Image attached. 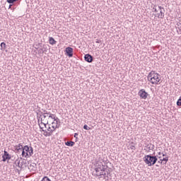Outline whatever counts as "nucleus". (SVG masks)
I'll return each mask as SVG.
<instances>
[{"instance_id":"nucleus-1","label":"nucleus","mask_w":181,"mask_h":181,"mask_svg":"<svg viewBox=\"0 0 181 181\" xmlns=\"http://www.w3.org/2000/svg\"><path fill=\"white\" fill-rule=\"evenodd\" d=\"M159 74L155 72V71H151L148 76V81H150L151 84H158L160 81V78H159Z\"/></svg>"},{"instance_id":"nucleus-2","label":"nucleus","mask_w":181,"mask_h":181,"mask_svg":"<svg viewBox=\"0 0 181 181\" xmlns=\"http://www.w3.org/2000/svg\"><path fill=\"white\" fill-rule=\"evenodd\" d=\"M144 162L148 166H153L156 162H158V158L156 156L147 155L144 157Z\"/></svg>"},{"instance_id":"nucleus-3","label":"nucleus","mask_w":181,"mask_h":181,"mask_svg":"<svg viewBox=\"0 0 181 181\" xmlns=\"http://www.w3.org/2000/svg\"><path fill=\"white\" fill-rule=\"evenodd\" d=\"M138 95H139L140 98H142L143 100H146L149 94L145 90V89H141L139 91Z\"/></svg>"},{"instance_id":"nucleus-4","label":"nucleus","mask_w":181,"mask_h":181,"mask_svg":"<svg viewBox=\"0 0 181 181\" xmlns=\"http://www.w3.org/2000/svg\"><path fill=\"white\" fill-rule=\"evenodd\" d=\"M158 11H160V13H158L155 16H157V18L163 19V18H165V8L162 6H158Z\"/></svg>"},{"instance_id":"nucleus-5","label":"nucleus","mask_w":181,"mask_h":181,"mask_svg":"<svg viewBox=\"0 0 181 181\" xmlns=\"http://www.w3.org/2000/svg\"><path fill=\"white\" fill-rule=\"evenodd\" d=\"M11 158H12V156H11V154H9L8 151L4 150V155L2 156V161L6 162V160H11Z\"/></svg>"},{"instance_id":"nucleus-6","label":"nucleus","mask_w":181,"mask_h":181,"mask_svg":"<svg viewBox=\"0 0 181 181\" xmlns=\"http://www.w3.org/2000/svg\"><path fill=\"white\" fill-rule=\"evenodd\" d=\"M24 149L27 153H28L29 156H32L33 155V148L29 146H24Z\"/></svg>"},{"instance_id":"nucleus-7","label":"nucleus","mask_w":181,"mask_h":181,"mask_svg":"<svg viewBox=\"0 0 181 181\" xmlns=\"http://www.w3.org/2000/svg\"><path fill=\"white\" fill-rule=\"evenodd\" d=\"M65 53L68 57H73L74 50L73 48L68 47L65 49Z\"/></svg>"},{"instance_id":"nucleus-8","label":"nucleus","mask_w":181,"mask_h":181,"mask_svg":"<svg viewBox=\"0 0 181 181\" xmlns=\"http://www.w3.org/2000/svg\"><path fill=\"white\" fill-rule=\"evenodd\" d=\"M14 149L16 151V153H21L23 149V145L22 143H20L18 145L14 146Z\"/></svg>"},{"instance_id":"nucleus-9","label":"nucleus","mask_w":181,"mask_h":181,"mask_svg":"<svg viewBox=\"0 0 181 181\" xmlns=\"http://www.w3.org/2000/svg\"><path fill=\"white\" fill-rule=\"evenodd\" d=\"M84 59L87 63H93V60H94V57H93L90 54H85Z\"/></svg>"},{"instance_id":"nucleus-10","label":"nucleus","mask_w":181,"mask_h":181,"mask_svg":"<svg viewBox=\"0 0 181 181\" xmlns=\"http://www.w3.org/2000/svg\"><path fill=\"white\" fill-rule=\"evenodd\" d=\"M97 166L98 169H99L100 172H105L107 170V168H108L107 165H106L105 168V165H103V163H100L99 164L97 165Z\"/></svg>"},{"instance_id":"nucleus-11","label":"nucleus","mask_w":181,"mask_h":181,"mask_svg":"<svg viewBox=\"0 0 181 181\" xmlns=\"http://www.w3.org/2000/svg\"><path fill=\"white\" fill-rule=\"evenodd\" d=\"M40 118L41 122L39 124V127L40 129H43V127H42V125H44V127L46 128L47 125L49 124V121H47L46 123H44L43 121H45V119H43V117H42V115H40Z\"/></svg>"},{"instance_id":"nucleus-12","label":"nucleus","mask_w":181,"mask_h":181,"mask_svg":"<svg viewBox=\"0 0 181 181\" xmlns=\"http://www.w3.org/2000/svg\"><path fill=\"white\" fill-rule=\"evenodd\" d=\"M106 172V173H104ZM108 175H110V170H106L105 171H102L99 173V174H97L98 176H105V177H108Z\"/></svg>"},{"instance_id":"nucleus-13","label":"nucleus","mask_w":181,"mask_h":181,"mask_svg":"<svg viewBox=\"0 0 181 181\" xmlns=\"http://www.w3.org/2000/svg\"><path fill=\"white\" fill-rule=\"evenodd\" d=\"M40 114L41 115H42L41 118L45 119H46L47 115H49V114H50V112H47V110H44V113H43V112H40Z\"/></svg>"},{"instance_id":"nucleus-14","label":"nucleus","mask_w":181,"mask_h":181,"mask_svg":"<svg viewBox=\"0 0 181 181\" xmlns=\"http://www.w3.org/2000/svg\"><path fill=\"white\" fill-rule=\"evenodd\" d=\"M30 169L33 171L36 170L37 169V165L35 163H32L30 165Z\"/></svg>"},{"instance_id":"nucleus-15","label":"nucleus","mask_w":181,"mask_h":181,"mask_svg":"<svg viewBox=\"0 0 181 181\" xmlns=\"http://www.w3.org/2000/svg\"><path fill=\"white\" fill-rule=\"evenodd\" d=\"M22 152V156L24 157V158H29L30 156H29V153H28L26 152V151L25 150V147H23V149L21 151Z\"/></svg>"},{"instance_id":"nucleus-16","label":"nucleus","mask_w":181,"mask_h":181,"mask_svg":"<svg viewBox=\"0 0 181 181\" xmlns=\"http://www.w3.org/2000/svg\"><path fill=\"white\" fill-rule=\"evenodd\" d=\"M129 149H131L132 151H135L136 148L135 147V144L134 142H131L128 146Z\"/></svg>"},{"instance_id":"nucleus-17","label":"nucleus","mask_w":181,"mask_h":181,"mask_svg":"<svg viewBox=\"0 0 181 181\" xmlns=\"http://www.w3.org/2000/svg\"><path fill=\"white\" fill-rule=\"evenodd\" d=\"M49 45H56V43H57V41H55L53 37H49Z\"/></svg>"},{"instance_id":"nucleus-18","label":"nucleus","mask_w":181,"mask_h":181,"mask_svg":"<svg viewBox=\"0 0 181 181\" xmlns=\"http://www.w3.org/2000/svg\"><path fill=\"white\" fill-rule=\"evenodd\" d=\"M55 119H57V120H54V121H55V122H52V125H54V124H55L56 128H59V126H57V124H60V119H58V117H56Z\"/></svg>"},{"instance_id":"nucleus-19","label":"nucleus","mask_w":181,"mask_h":181,"mask_svg":"<svg viewBox=\"0 0 181 181\" xmlns=\"http://www.w3.org/2000/svg\"><path fill=\"white\" fill-rule=\"evenodd\" d=\"M75 144H76V143L74 141H66V142H65V145L66 146H73Z\"/></svg>"},{"instance_id":"nucleus-20","label":"nucleus","mask_w":181,"mask_h":181,"mask_svg":"<svg viewBox=\"0 0 181 181\" xmlns=\"http://www.w3.org/2000/svg\"><path fill=\"white\" fill-rule=\"evenodd\" d=\"M168 160H169V157H165V158H163V159H160L161 163L163 162H165L163 163V165H166V163H168Z\"/></svg>"},{"instance_id":"nucleus-21","label":"nucleus","mask_w":181,"mask_h":181,"mask_svg":"<svg viewBox=\"0 0 181 181\" xmlns=\"http://www.w3.org/2000/svg\"><path fill=\"white\" fill-rule=\"evenodd\" d=\"M0 46H1V50H5V49H6V43L5 42H1Z\"/></svg>"},{"instance_id":"nucleus-22","label":"nucleus","mask_w":181,"mask_h":181,"mask_svg":"<svg viewBox=\"0 0 181 181\" xmlns=\"http://www.w3.org/2000/svg\"><path fill=\"white\" fill-rule=\"evenodd\" d=\"M15 163L16 165V166H18V168H20L21 169H22V165H21V161L19 160H16Z\"/></svg>"},{"instance_id":"nucleus-23","label":"nucleus","mask_w":181,"mask_h":181,"mask_svg":"<svg viewBox=\"0 0 181 181\" xmlns=\"http://www.w3.org/2000/svg\"><path fill=\"white\" fill-rule=\"evenodd\" d=\"M48 117L49 118H52V119H54V121H57V119H56V117H54V115L52 114L50 112H49V114H48Z\"/></svg>"},{"instance_id":"nucleus-24","label":"nucleus","mask_w":181,"mask_h":181,"mask_svg":"<svg viewBox=\"0 0 181 181\" xmlns=\"http://www.w3.org/2000/svg\"><path fill=\"white\" fill-rule=\"evenodd\" d=\"M40 52H42V53H46V52H47L46 47H45V45H43V47L40 49Z\"/></svg>"},{"instance_id":"nucleus-25","label":"nucleus","mask_w":181,"mask_h":181,"mask_svg":"<svg viewBox=\"0 0 181 181\" xmlns=\"http://www.w3.org/2000/svg\"><path fill=\"white\" fill-rule=\"evenodd\" d=\"M177 107H181V98L180 96L179 99L177 101Z\"/></svg>"},{"instance_id":"nucleus-26","label":"nucleus","mask_w":181,"mask_h":181,"mask_svg":"<svg viewBox=\"0 0 181 181\" xmlns=\"http://www.w3.org/2000/svg\"><path fill=\"white\" fill-rule=\"evenodd\" d=\"M83 129H86V131H90L91 128H90V127H88L87 124H84Z\"/></svg>"},{"instance_id":"nucleus-27","label":"nucleus","mask_w":181,"mask_h":181,"mask_svg":"<svg viewBox=\"0 0 181 181\" xmlns=\"http://www.w3.org/2000/svg\"><path fill=\"white\" fill-rule=\"evenodd\" d=\"M18 0H7L8 4H15Z\"/></svg>"},{"instance_id":"nucleus-28","label":"nucleus","mask_w":181,"mask_h":181,"mask_svg":"<svg viewBox=\"0 0 181 181\" xmlns=\"http://www.w3.org/2000/svg\"><path fill=\"white\" fill-rule=\"evenodd\" d=\"M95 170L96 173H98V175L100 174V173H98L100 172V168H98V165H96Z\"/></svg>"},{"instance_id":"nucleus-29","label":"nucleus","mask_w":181,"mask_h":181,"mask_svg":"<svg viewBox=\"0 0 181 181\" xmlns=\"http://www.w3.org/2000/svg\"><path fill=\"white\" fill-rule=\"evenodd\" d=\"M47 131H49V132H54V129H52V128L50 127H49L48 128H47Z\"/></svg>"},{"instance_id":"nucleus-30","label":"nucleus","mask_w":181,"mask_h":181,"mask_svg":"<svg viewBox=\"0 0 181 181\" xmlns=\"http://www.w3.org/2000/svg\"><path fill=\"white\" fill-rule=\"evenodd\" d=\"M177 26L178 29H181V21H180L177 23Z\"/></svg>"},{"instance_id":"nucleus-31","label":"nucleus","mask_w":181,"mask_h":181,"mask_svg":"<svg viewBox=\"0 0 181 181\" xmlns=\"http://www.w3.org/2000/svg\"><path fill=\"white\" fill-rule=\"evenodd\" d=\"M52 129H54V131H55L56 129L59 128V127H56V124H52Z\"/></svg>"},{"instance_id":"nucleus-32","label":"nucleus","mask_w":181,"mask_h":181,"mask_svg":"<svg viewBox=\"0 0 181 181\" xmlns=\"http://www.w3.org/2000/svg\"><path fill=\"white\" fill-rule=\"evenodd\" d=\"M153 12H159V8H153Z\"/></svg>"},{"instance_id":"nucleus-33","label":"nucleus","mask_w":181,"mask_h":181,"mask_svg":"<svg viewBox=\"0 0 181 181\" xmlns=\"http://www.w3.org/2000/svg\"><path fill=\"white\" fill-rule=\"evenodd\" d=\"M77 136H78V133H75L74 134V138H76V139H78V137H77Z\"/></svg>"},{"instance_id":"nucleus-34","label":"nucleus","mask_w":181,"mask_h":181,"mask_svg":"<svg viewBox=\"0 0 181 181\" xmlns=\"http://www.w3.org/2000/svg\"><path fill=\"white\" fill-rule=\"evenodd\" d=\"M96 43H101V40L97 39V40H96Z\"/></svg>"},{"instance_id":"nucleus-35","label":"nucleus","mask_w":181,"mask_h":181,"mask_svg":"<svg viewBox=\"0 0 181 181\" xmlns=\"http://www.w3.org/2000/svg\"><path fill=\"white\" fill-rule=\"evenodd\" d=\"M50 135H52L50 133H47L45 136H50Z\"/></svg>"},{"instance_id":"nucleus-36","label":"nucleus","mask_w":181,"mask_h":181,"mask_svg":"<svg viewBox=\"0 0 181 181\" xmlns=\"http://www.w3.org/2000/svg\"><path fill=\"white\" fill-rule=\"evenodd\" d=\"M25 163H26L25 161H23L22 163H21V164H20V165H22V166H23V165H25Z\"/></svg>"},{"instance_id":"nucleus-37","label":"nucleus","mask_w":181,"mask_h":181,"mask_svg":"<svg viewBox=\"0 0 181 181\" xmlns=\"http://www.w3.org/2000/svg\"><path fill=\"white\" fill-rule=\"evenodd\" d=\"M153 146H154L153 145L151 148L149 147L148 148H149V149H153Z\"/></svg>"},{"instance_id":"nucleus-38","label":"nucleus","mask_w":181,"mask_h":181,"mask_svg":"<svg viewBox=\"0 0 181 181\" xmlns=\"http://www.w3.org/2000/svg\"><path fill=\"white\" fill-rule=\"evenodd\" d=\"M161 155H163V156H166V154L162 153Z\"/></svg>"},{"instance_id":"nucleus-39","label":"nucleus","mask_w":181,"mask_h":181,"mask_svg":"<svg viewBox=\"0 0 181 181\" xmlns=\"http://www.w3.org/2000/svg\"><path fill=\"white\" fill-rule=\"evenodd\" d=\"M158 155H162V153L158 152Z\"/></svg>"},{"instance_id":"nucleus-40","label":"nucleus","mask_w":181,"mask_h":181,"mask_svg":"<svg viewBox=\"0 0 181 181\" xmlns=\"http://www.w3.org/2000/svg\"><path fill=\"white\" fill-rule=\"evenodd\" d=\"M161 162H162V161L160 160L158 161V163H162Z\"/></svg>"},{"instance_id":"nucleus-41","label":"nucleus","mask_w":181,"mask_h":181,"mask_svg":"<svg viewBox=\"0 0 181 181\" xmlns=\"http://www.w3.org/2000/svg\"><path fill=\"white\" fill-rule=\"evenodd\" d=\"M57 127H60V124H57Z\"/></svg>"},{"instance_id":"nucleus-42","label":"nucleus","mask_w":181,"mask_h":181,"mask_svg":"<svg viewBox=\"0 0 181 181\" xmlns=\"http://www.w3.org/2000/svg\"><path fill=\"white\" fill-rule=\"evenodd\" d=\"M77 141H78V139H76V142H77Z\"/></svg>"},{"instance_id":"nucleus-43","label":"nucleus","mask_w":181,"mask_h":181,"mask_svg":"<svg viewBox=\"0 0 181 181\" xmlns=\"http://www.w3.org/2000/svg\"><path fill=\"white\" fill-rule=\"evenodd\" d=\"M40 119H38V122H40Z\"/></svg>"},{"instance_id":"nucleus-44","label":"nucleus","mask_w":181,"mask_h":181,"mask_svg":"<svg viewBox=\"0 0 181 181\" xmlns=\"http://www.w3.org/2000/svg\"><path fill=\"white\" fill-rule=\"evenodd\" d=\"M41 127H43V124H41Z\"/></svg>"}]
</instances>
